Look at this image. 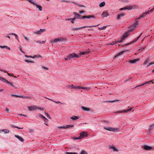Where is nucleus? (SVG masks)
<instances>
[{"label":"nucleus","instance_id":"nucleus-50","mask_svg":"<svg viewBox=\"0 0 154 154\" xmlns=\"http://www.w3.org/2000/svg\"><path fill=\"white\" fill-rule=\"evenodd\" d=\"M144 17V15H143V14L142 15H140V16L139 17H138L137 19V20H139L140 19H141V18Z\"/></svg>","mask_w":154,"mask_h":154},{"label":"nucleus","instance_id":"nucleus-8","mask_svg":"<svg viewBox=\"0 0 154 154\" xmlns=\"http://www.w3.org/2000/svg\"><path fill=\"white\" fill-rule=\"evenodd\" d=\"M29 110L30 111H34L37 109V107L36 106H29L28 107Z\"/></svg>","mask_w":154,"mask_h":154},{"label":"nucleus","instance_id":"nucleus-15","mask_svg":"<svg viewBox=\"0 0 154 154\" xmlns=\"http://www.w3.org/2000/svg\"><path fill=\"white\" fill-rule=\"evenodd\" d=\"M125 15V14L124 13H122L119 14L117 16V19L119 20H120L122 17H124Z\"/></svg>","mask_w":154,"mask_h":154},{"label":"nucleus","instance_id":"nucleus-54","mask_svg":"<svg viewBox=\"0 0 154 154\" xmlns=\"http://www.w3.org/2000/svg\"><path fill=\"white\" fill-rule=\"evenodd\" d=\"M73 139H74V140H79V139H80L81 137H80L79 136L78 137H73Z\"/></svg>","mask_w":154,"mask_h":154},{"label":"nucleus","instance_id":"nucleus-3","mask_svg":"<svg viewBox=\"0 0 154 154\" xmlns=\"http://www.w3.org/2000/svg\"><path fill=\"white\" fill-rule=\"evenodd\" d=\"M65 40V39L63 38H56L55 39H52L51 41V43H56L59 42H62L64 41Z\"/></svg>","mask_w":154,"mask_h":154},{"label":"nucleus","instance_id":"nucleus-60","mask_svg":"<svg viewBox=\"0 0 154 154\" xmlns=\"http://www.w3.org/2000/svg\"><path fill=\"white\" fill-rule=\"evenodd\" d=\"M154 127V123L151 125L150 127V129L153 128Z\"/></svg>","mask_w":154,"mask_h":154},{"label":"nucleus","instance_id":"nucleus-19","mask_svg":"<svg viewBox=\"0 0 154 154\" xmlns=\"http://www.w3.org/2000/svg\"><path fill=\"white\" fill-rule=\"evenodd\" d=\"M5 83H8V84L11 85L13 87L15 88H17V87L16 86L13 85L12 83L10 82H8L7 80V81H6Z\"/></svg>","mask_w":154,"mask_h":154},{"label":"nucleus","instance_id":"nucleus-2","mask_svg":"<svg viewBox=\"0 0 154 154\" xmlns=\"http://www.w3.org/2000/svg\"><path fill=\"white\" fill-rule=\"evenodd\" d=\"M103 128L107 130L112 131L114 132L119 131L120 130V129L119 128H113L109 127H104Z\"/></svg>","mask_w":154,"mask_h":154},{"label":"nucleus","instance_id":"nucleus-10","mask_svg":"<svg viewBox=\"0 0 154 154\" xmlns=\"http://www.w3.org/2000/svg\"><path fill=\"white\" fill-rule=\"evenodd\" d=\"M139 60L140 59L138 58L133 60H129L127 61L126 62H127L130 63L135 64L136 62Z\"/></svg>","mask_w":154,"mask_h":154},{"label":"nucleus","instance_id":"nucleus-31","mask_svg":"<svg viewBox=\"0 0 154 154\" xmlns=\"http://www.w3.org/2000/svg\"><path fill=\"white\" fill-rule=\"evenodd\" d=\"M0 80L2 81L3 82H5L7 80L5 79L0 76Z\"/></svg>","mask_w":154,"mask_h":154},{"label":"nucleus","instance_id":"nucleus-20","mask_svg":"<svg viewBox=\"0 0 154 154\" xmlns=\"http://www.w3.org/2000/svg\"><path fill=\"white\" fill-rule=\"evenodd\" d=\"M70 119L73 120H75L79 119V117L76 116H73L70 117Z\"/></svg>","mask_w":154,"mask_h":154},{"label":"nucleus","instance_id":"nucleus-62","mask_svg":"<svg viewBox=\"0 0 154 154\" xmlns=\"http://www.w3.org/2000/svg\"><path fill=\"white\" fill-rule=\"evenodd\" d=\"M5 110L7 113H9V109L8 108H6L5 109Z\"/></svg>","mask_w":154,"mask_h":154},{"label":"nucleus","instance_id":"nucleus-4","mask_svg":"<svg viewBox=\"0 0 154 154\" xmlns=\"http://www.w3.org/2000/svg\"><path fill=\"white\" fill-rule=\"evenodd\" d=\"M100 24H98L95 25H93L91 26H84L83 27H79V28H74L72 29V30L73 31L77 30H78L80 29L83 28H84L86 27H96V26H99Z\"/></svg>","mask_w":154,"mask_h":154},{"label":"nucleus","instance_id":"nucleus-56","mask_svg":"<svg viewBox=\"0 0 154 154\" xmlns=\"http://www.w3.org/2000/svg\"><path fill=\"white\" fill-rule=\"evenodd\" d=\"M154 64V60L150 63L148 65V66Z\"/></svg>","mask_w":154,"mask_h":154},{"label":"nucleus","instance_id":"nucleus-57","mask_svg":"<svg viewBox=\"0 0 154 154\" xmlns=\"http://www.w3.org/2000/svg\"><path fill=\"white\" fill-rule=\"evenodd\" d=\"M12 127H14V128H18V129H23V127H22V128H19V127H18L15 126H14V125H12Z\"/></svg>","mask_w":154,"mask_h":154},{"label":"nucleus","instance_id":"nucleus-51","mask_svg":"<svg viewBox=\"0 0 154 154\" xmlns=\"http://www.w3.org/2000/svg\"><path fill=\"white\" fill-rule=\"evenodd\" d=\"M43 119L45 122L47 123L48 122V120L45 117L44 119Z\"/></svg>","mask_w":154,"mask_h":154},{"label":"nucleus","instance_id":"nucleus-33","mask_svg":"<svg viewBox=\"0 0 154 154\" xmlns=\"http://www.w3.org/2000/svg\"><path fill=\"white\" fill-rule=\"evenodd\" d=\"M0 80L2 81L3 82H5L7 80L5 79L0 76Z\"/></svg>","mask_w":154,"mask_h":154},{"label":"nucleus","instance_id":"nucleus-42","mask_svg":"<svg viewBox=\"0 0 154 154\" xmlns=\"http://www.w3.org/2000/svg\"><path fill=\"white\" fill-rule=\"evenodd\" d=\"M125 52L124 51H121L118 53L117 55L115 56V57H116L117 56L120 55L121 54H123Z\"/></svg>","mask_w":154,"mask_h":154},{"label":"nucleus","instance_id":"nucleus-13","mask_svg":"<svg viewBox=\"0 0 154 154\" xmlns=\"http://www.w3.org/2000/svg\"><path fill=\"white\" fill-rule=\"evenodd\" d=\"M142 34V33H141L140 36H138L137 38H135L134 40L132 42H130V43H127V44H126L125 45H129V44H130L132 43H134L135 42H136L137 40L140 37V36Z\"/></svg>","mask_w":154,"mask_h":154},{"label":"nucleus","instance_id":"nucleus-11","mask_svg":"<svg viewBox=\"0 0 154 154\" xmlns=\"http://www.w3.org/2000/svg\"><path fill=\"white\" fill-rule=\"evenodd\" d=\"M88 18L90 19L91 18H95V16L94 15H88V16H82V19H84L85 18Z\"/></svg>","mask_w":154,"mask_h":154},{"label":"nucleus","instance_id":"nucleus-24","mask_svg":"<svg viewBox=\"0 0 154 154\" xmlns=\"http://www.w3.org/2000/svg\"><path fill=\"white\" fill-rule=\"evenodd\" d=\"M35 4V5H36V7L38 8L40 11H42V7L41 6L39 5H37L36 4V3L34 2Z\"/></svg>","mask_w":154,"mask_h":154},{"label":"nucleus","instance_id":"nucleus-53","mask_svg":"<svg viewBox=\"0 0 154 154\" xmlns=\"http://www.w3.org/2000/svg\"><path fill=\"white\" fill-rule=\"evenodd\" d=\"M59 129L65 128V126H62L58 127Z\"/></svg>","mask_w":154,"mask_h":154},{"label":"nucleus","instance_id":"nucleus-26","mask_svg":"<svg viewBox=\"0 0 154 154\" xmlns=\"http://www.w3.org/2000/svg\"><path fill=\"white\" fill-rule=\"evenodd\" d=\"M110 149H112L114 151H118V149H117L116 147L113 146H110Z\"/></svg>","mask_w":154,"mask_h":154},{"label":"nucleus","instance_id":"nucleus-16","mask_svg":"<svg viewBox=\"0 0 154 154\" xmlns=\"http://www.w3.org/2000/svg\"><path fill=\"white\" fill-rule=\"evenodd\" d=\"M45 30L44 29H40L39 30L35 32L34 33L38 34H41V33L45 32Z\"/></svg>","mask_w":154,"mask_h":154},{"label":"nucleus","instance_id":"nucleus-38","mask_svg":"<svg viewBox=\"0 0 154 154\" xmlns=\"http://www.w3.org/2000/svg\"><path fill=\"white\" fill-rule=\"evenodd\" d=\"M77 153L76 152H65V154H77Z\"/></svg>","mask_w":154,"mask_h":154},{"label":"nucleus","instance_id":"nucleus-36","mask_svg":"<svg viewBox=\"0 0 154 154\" xmlns=\"http://www.w3.org/2000/svg\"><path fill=\"white\" fill-rule=\"evenodd\" d=\"M80 154H88V153L85 151L82 150L80 152Z\"/></svg>","mask_w":154,"mask_h":154},{"label":"nucleus","instance_id":"nucleus-37","mask_svg":"<svg viewBox=\"0 0 154 154\" xmlns=\"http://www.w3.org/2000/svg\"><path fill=\"white\" fill-rule=\"evenodd\" d=\"M106 27H107L106 26H103L102 27H99V28H98V29L100 30L105 29H106Z\"/></svg>","mask_w":154,"mask_h":154},{"label":"nucleus","instance_id":"nucleus-1","mask_svg":"<svg viewBox=\"0 0 154 154\" xmlns=\"http://www.w3.org/2000/svg\"><path fill=\"white\" fill-rule=\"evenodd\" d=\"M81 57L80 54H76L75 53H72V54H69L67 57L65 58V60H70V59L74 58H78Z\"/></svg>","mask_w":154,"mask_h":154},{"label":"nucleus","instance_id":"nucleus-35","mask_svg":"<svg viewBox=\"0 0 154 154\" xmlns=\"http://www.w3.org/2000/svg\"><path fill=\"white\" fill-rule=\"evenodd\" d=\"M82 89H86V90H90L91 88L90 87H81V88Z\"/></svg>","mask_w":154,"mask_h":154},{"label":"nucleus","instance_id":"nucleus-22","mask_svg":"<svg viewBox=\"0 0 154 154\" xmlns=\"http://www.w3.org/2000/svg\"><path fill=\"white\" fill-rule=\"evenodd\" d=\"M81 108L83 110L85 111H89L90 110V109L83 106H82Z\"/></svg>","mask_w":154,"mask_h":154},{"label":"nucleus","instance_id":"nucleus-27","mask_svg":"<svg viewBox=\"0 0 154 154\" xmlns=\"http://www.w3.org/2000/svg\"><path fill=\"white\" fill-rule=\"evenodd\" d=\"M2 131V132H4V134H5L8 133L9 132V130L6 129H3L2 131Z\"/></svg>","mask_w":154,"mask_h":154},{"label":"nucleus","instance_id":"nucleus-21","mask_svg":"<svg viewBox=\"0 0 154 154\" xmlns=\"http://www.w3.org/2000/svg\"><path fill=\"white\" fill-rule=\"evenodd\" d=\"M73 14L75 15V16H76L77 17H78V19H82V17H80V15L77 14L76 12H73Z\"/></svg>","mask_w":154,"mask_h":154},{"label":"nucleus","instance_id":"nucleus-46","mask_svg":"<svg viewBox=\"0 0 154 154\" xmlns=\"http://www.w3.org/2000/svg\"><path fill=\"white\" fill-rule=\"evenodd\" d=\"M61 2H69V3H72V2L70 1H67L65 0H62L61 1Z\"/></svg>","mask_w":154,"mask_h":154},{"label":"nucleus","instance_id":"nucleus-40","mask_svg":"<svg viewBox=\"0 0 154 154\" xmlns=\"http://www.w3.org/2000/svg\"><path fill=\"white\" fill-rule=\"evenodd\" d=\"M25 61L26 62H27L30 63H34V61H31V60H25Z\"/></svg>","mask_w":154,"mask_h":154},{"label":"nucleus","instance_id":"nucleus-25","mask_svg":"<svg viewBox=\"0 0 154 154\" xmlns=\"http://www.w3.org/2000/svg\"><path fill=\"white\" fill-rule=\"evenodd\" d=\"M152 11L150 10H149L145 12L144 13H143V15L144 16V17L147 14H150Z\"/></svg>","mask_w":154,"mask_h":154},{"label":"nucleus","instance_id":"nucleus-14","mask_svg":"<svg viewBox=\"0 0 154 154\" xmlns=\"http://www.w3.org/2000/svg\"><path fill=\"white\" fill-rule=\"evenodd\" d=\"M143 148L147 150H150L153 149L152 147L147 145H144Z\"/></svg>","mask_w":154,"mask_h":154},{"label":"nucleus","instance_id":"nucleus-12","mask_svg":"<svg viewBox=\"0 0 154 154\" xmlns=\"http://www.w3.org/2000/svg\"><path fill=\"white\" fill-rule=\"evenodd\" d=\"M101 15L103 17H107L109 15L107 11H105L103 12Z\"/></svg>","mask_w":154,"mask_h":154},{"label":"nucleus","instance_id":"nucleus-6","mask_svg":"<svg viewBox=\"0 0 154 154\" xmlns=\"http://www.w3.org/2000/svg\"><path fill=\"white\" fill-rule=\"evenodd\" d=\"M135 6H129L124 8H121L119 10L121 11L124 10H130L134 8H135Z\"/></svg>","mask_w":154,"mask_h":154},{"label":"nucleus","instance_id":"nucleus-61","mask_svg":"<svg viewBox=\"0 0 154 154\" xmlns=\"http://www.w3.org/2000/svg\"><path fill=\"white\" fill-rule=\"evenodd\" d=\"M144 49H145V47H142L141 48L139 49V51L140 52V51H143V50Z\"/></svg>","mask_w":154,"mask_h":154},{"label":"nucleus","instance_id":"nucleus-23","mask_svg":"<svg viewBox=\"0 0 154 154\" xmlns=\"http://www.w3.org/2000/svg\"><path fill=\"white\" fill-rule=\"evenodd\" d=\"M0 48H6L9 50H10V49H11L9 47H8L6 45H4V46L0 45Z\"/></svg>","mask_w":154,"mask_h":154},{"label":"nucleus","instance_id":"nucleus-59","mask_svg":"<svg viewBox=\"0 0 154 154\" xmlns=\"http://www.w3.org/2000/svg\"><path fill=\"white\" fill-rule=\"evenodd\" d=\"M78 54H80L81 56L82 55H85L86 54V53H85V51L83 52H81L80 53H79Z\"/></svg>","mask_w":154,"mask_h":154},{"label":"nucleus","instance_id":"nucleus-17","mask_svg":"<svg viewBox=\"0 0 154 154\" xmlns=\"http://www.w3.org/2000/svg\"><path fill=\"white\" fill-rule=\"evenodd\" d=\"M138 25V23L137 22V21H136V22L134 23V24H133L132 25H131V28L133 29H134L136 28L137 26Z\"/></svg>","mask_w":154,"mask_h":154},{"label":"nucleus","instance_id":"nucleus-52","mask_svg":"<svg viewBox=\"0 0 154 154\" xmlns=\"http://www.w3.org/2000/svg\"><path fill=\"white\" fill-rule=\"evenodd\" d=\"M151 82H152V80H150V81H149L148 82H145V83L143 84H144V85L145 84H149V83L150 84V83Z\"/></svg>","mask_w":154,"mask_h":154},{"label":"nucleus","instance_id":"nucleus-41","mask_svg":"<svg viewBox=\"0 0 154 154\" xmlns=\"http://www.w3.org/2000/svg\"><path fill=\"white\" fill-rule=\"evenodd\" d=\"M47 99H48V98H47ZM48 99H49V100H51V101H53V102H54V103H60V102L59 101H55V100H51V99H49V98H48Z\"/></svg>","mask_w":154,"mask_h":154},{"label":"nucleus","instance_id":"nucleus-28","mask_svg":"<svg viewBox=\"0 0 154 154\" xmlns=\"http://www.w3.org/2000/svg\"><path fill=\"white\" fill-rule=\"evenodd\" d=\"M74 127L73 125H68L65 126V128H69Z\"/></svg>","mask_w":154,"mask_h":154},{"label":"nucleus","instance_id":"nucleus-9","mask_svg":"<svg viewBox=\"0 0 154 154\" xmlns=\"http://www.w3.org/2000/svg\"><path fill=\"white\" fill-rule=\"evenodd\" d=\"M88 136V134L87 133V132L85 131H84L80 134V137H81V139L82 138L84 137H87Z\"/></svg>","mask_w":154,"mask_h":154},{"label":"nucleus","instance_id":"nucleus-39","mask_svg":"<svg viewBox=\"0 0 154 154\" xmlns=\"http://www.w3.org/2000/svg\"><path fill=\"white\" fill-rule=\"evenodd\" d=\"M74 88L75 89H80L81 88V86H75Z\"/></svg>","mask_w":154,"mask_h":154},{"label":"nucleus","instance_id":"nucleus-43","mask_svg":"<svg viewBox=\"0 0 154 154\" xmlns=\"http://www.w3.org/2000/svg\"><path fill=\"white\" fill-rule=\"evenodd\" d=\"M117 43V42L114 41V42H112L111 43H110V44H108V45H113L114 44H116Z\"/></svg>","mask_w":154,"mask_h":154},{"label":"nucleus","instance_id":"nucleus-63","mask_svg":"<svg viewBox=\"0 0 154 154\" xmlns=\"http://www.w3.org/2000/svg\"><path fill=\"white\" fill-rule=\"evenodd\" d=\"M74 20H75L76 19H78V17H77L76 16H75L74 17L72 18Z\"/></svg>","mask_w":154,"mask_h":154},{"label":"nucleus","instance_id":"nucleus-34","mask_svg":"<svg viewBox=\"0 0 154 154\" xmlns=\"http://www.w3.org/2000/svg\"><path fill=\"white\" fill-rule=\"evenodd\" d=\"M72 3L74 4L77 5L79 7H85V6L83 5H79L76 2H72Z\"/></svg>","mask_w":154,"mask_h":154},{"label":"nucleus","instance_id":"nucleus-64","mask_svg":"<svg viewBox=\"0 0 154 154\" xmlns=\"http://www.w3.org/2000/svg\"><path fill=\"white\" fill-rule=\"evenodd\" d=\"M70 20L72 23H74V20H73L72 19L70 18Z\"/></svg>","mask_w":154,"mask_h":154},{"label":"nucleus","instance_id":"nucleus-30","mask_svg":"<svg viewBox=\"0 0 154 154\" xmlns=\"http://www.w3.org/2000/svg\"><path fill=\"white\" fill-rule=\"evenodd\" d=\"M14 35L15 36L16 38L19 41L18 37L17 35L15 33H10L9 34V35Z\"/></svg>","mask_w":154,"mask_h":154},{"label":"nucleus","instance_id":"nucleus-49","mask_svg":"<svg viewBox=\"0 0 154 154\" xmlns=\"http://www.w3.org/2000/svg\"><path fill=\"white\" fill-rule=\"evenodd\" d=\"M45 113L46 116L49 119H51V117L49 115L48 113H46V112H45Z\"/></svg>","mask_w":154,"mask_h":154},{"label":"nucleus","instance_id":"nucleus-45","mask_svg":"<svg viewBox=\"0 0 154 154\" xmlns=\"http://www.w3.org/2000/svg\"><path fill=\"white\" fill-rule=\"evenodd\" d=\"M23 36L24 37V38L25 39V40H26L28 42H29V38H28L27 37H26L24 35H23Z\"/></svg>","mask_w":154,"mask_h":154},{"label":"nucleus","instance_id":"nucleus-7","mask_svg":"<svg viewBox=\"0 0 154 154\" xmlns=\"http://www.w3.org/2000/svg\"><path fill=\"white\" fill-rule=\"evenodd\" d=\"M134 108V107H131L130 109L126 110H123L122 111H118L115 112L116 113H121L124 112H127L129 111H131L132 109Z\"/></svg>","mask_w":154,"mask_h":154},{"label":"nucleus","instance_id":"nucleus-44","mask_svg":"<svg viewBox=\"0 0 154 154\" xmlns=\"http://www.w3.org/2000/svg\"><path fill=\"white\" fill-rule=\"evenodd\" d=\"M11 95L12 97H20V96H19V95H15V94H11Z\"/></svg>","mask_w":154,"mask_h":154},{"label":"nucleus","instance_id":"nucleus-18","mask_svg":"<svg viewBox=\"0 0 154 154\" xmlns=\"http://www.w3.org/2000/svg\"><path fill=\"white\" fill-rule=\"evenodd\" d=\"M14 136L21 142H23L24 141L23 139L21 137L17 135H15Z\"/></svg>","mask_w":154,"mask_h":154},{"label":"nucleus","instance_id":"nucleus-5","mask_svg":"<svg viewBox=\"0 0 154 154\" xmlns=\"http://www.w3.org/2000/svg\"><path fill=\"white\" fill-rule=\"evenodd\" d=\"M129 35L128 34L127 32H125L122 36V38L121 39H118L117 41V43L119 42H121L122 40H124L125 38L128 37Z\"/></svg>","mask_w":154,"mask_h":154},{"label":"nucleus","instance_id":"nucleus-32","mask_svg":"<svg viewBox=\"0 0 154 154\" xmlns=\"http://www.w3.org/2000/svg\"><path fill=\"white\" fill-rule=\"evenodd\" d=\"M0 80L2 81L3 82H5L7 80L5 79L0 76Z\"/></svg>","mask_w":154,"mask_h":154},{"label":"nucleus","instance_id":"nucleus-47","mask_svg":"<svg viewBox=\"0 0 154 154\" xmlns=\"http://www.w3.org/2000/svg\"><path fill=\"white\" fill-rule=\"evenodd\" d=\"M37 109H39L41 110H43L45 109V108H43V107H37Z\"/></svg>","mask_w":154,"mask_h":154},{"label":"nucleus","instance_id":"nucleus-58","mask_svg":"<svg viewBox=\"0 0 154 154\" xmlns=\"http://www.w3.org/2000/svg\"><path fill=\"white\" fill-rule=\"evenodd\" d=\"M119 101V100H115L112 101H106V102H116V101Z\"/></svg>","mask_w":154,"mask_h":154},{"label":"nucleus","instance_id":"nucleus-55","mask_svg":"<svg viewBox=\"0 0 154 154\" xmlns=\"http://www.w3.org/2000/svg\"><path fill=\"white\" fill-rule=\"evenodd\" d=\"M144 85V84L143 83V84H141V85H139L137 86L136 87H135V88H137L138 87H141V86H143Z\"/></svg>","mask_w":154,"mask_h":154},{"label":"nucleus","instance_id":"nucleus-29","mask_svg":"<svg viewBox=\"0 0 154 154\" xmlns=\"http://www.w3.org/2000/svg\"><path fill=\"white\" fill-rule=\"evenodd\" d=\"M105 5V3L104 2H101L99 6L100 7H103Z\"/></svg>","mask_w":154,"mask_h":154},{"label":"nucleus","instance_id":"nucleus-48","mask_svg":"<svg viewBox=\"0 0 154 154\" xmlns=\"http://www.w3.org/2000/svg\"><path fill=\"white\" fill-rule=\"evenodd\" d=\"M38 116L39 117H40V118H41L43 119H44L45 118V117L44 116L42 115L41 114H40L38 115Z\"/></svg>","mask_w":154,"mask_h":154}]
</instances>
